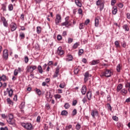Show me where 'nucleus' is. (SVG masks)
<instances>
[{"mask_svg":"<svg viewBox=\"0 0 130 130\" xmlns=\"http://www.w3.org/2000/svg\"><path fill=\"white\" fill-rule=\"evenodd\" d=\"M113 73L111 71L106 69L105 72L102 73L101 74V77H106V78H110L111 76H112Z\"/></svg>","mask_w":130,"mask_h":130,"instance_id":"f257e3e1","label":"nucleus"},{"mask_svg":"<svg viewBox=\"0 0 130 130\" xmlns=\"http://www.w3.org/2000/svg\"><path fill=\"white\" fill-rule=\"evenodd\" d=\"M55 25H58L59 23H61V16L59 14L56 15V18L54 20Z\"/></svg>","mask_w":130,"mask_h":130,"instance_id":"f03ea898","label":"nucleus"},{"mask_svg":"<svg viewBox=\"0 0 130 130\" xmlns=\"http://www.w3.org/2000/svg\"><path fill=\"white\" fill-rule=\"evenodd\" d=\"M3 58H4V59H6V60H7L8 58H9V51H8V50L7 49L4 50Z\"/></svg>","mask_w":130,"mask_h":130,"instance_id":"7ed1b4c3","label":"nucleus"},{"mask_svg":"<svg viewBox=\"0 0 130 130\" xmlns=\"http://www.w3.org/2000/svg\"><path fill=\"white\" fill-rule=\"evenodd\" d=\"M9 119L7 120V122L9 124H12V125H14L15 124V120L13 119V115L12 114H10L9 116Z\"/></svg>","mask_w":130,"mask_h":130,"instance_id":"20e7f679","label":"nucleus"},{"mask_svg":"<svg viewBox=\"0 0 130 130\" xmlns=\"http://www.w3.org/2000/svg\"><path fill=\"white\" fill-rule=\"evenodd\" d=\"M37 69V66H31L27 67V72L28 73H33V71Z\"/></svg>","mask_w":130,"mask_h":130,"instance_id":"39448f33","label":"nucleus"},{"mask_svg":"<svg viewBox=\"0 0 130 130\" xmlns=\"http://www.w3.org/2000/svg\"><path fill=\"white\" fill-rule=\"evenodd\" d=\"M91 115L92 116L93 118H95V116H99V113L98 111L96 109L92 110L91 112Z\"/></svg>","mask_w":130,"mask_h":130,"instance_id":"423d86ee","label":"nucleus"},{"mask_svg":"<svg viewBox=\"0 0 130 130\" xmlns=\"http://www.w3.org/2000/svg\"><path fill=\"white\" fill-rule=\"evenodd\" d=\"M1 20L3 22V25L6 28H7L9 24L8 23V21H7V19L5 18V17H1Z\"/></svg>","mask_w":130,"mask_h":130,"instance_id":"0eeeda50","label":"nucleus"},{"mask_svg":"<svg viewBox=\"0 0 130 130\" xmlns=\"http://www.w3.org/2000/svg\"><path fill=\"white\" fill-rule=\"evenodd\" d=\"M63 50H62V48L60 46L58 48L57 50V54L58 55H62L63 54Z\"/></svg>","mask_w":130,"mask_h":130,"instance_id":"6e6552de","label":"nucleus"},{"mask_svg":"<svg viewBox=\"0 0 130 130\" xmlns=\"http://www.w3.org/2000/svg\"><path fill=\"white\" fill-rule=\"evenodd\" d=\"M10 28L12 32H13V31H15V30L17 29V24L15 23H11L10 24Z\"/></svg>","mask_w":130,"mask_h":130,"instance_id":"1a4fd4ad","label":"nucleus"},{"mask_svg":"<svg viewBox=\"0 0 130 130\" xmlns=\"http://www.w3.org/2000/svg\"><path fill=\"white\" fill-rule=\"evenodd\" d=\"M90 77H92V75L89 74V72H86L84 74V82H87L88 81V78Z\"/></svg>","mask_w":130,"mask_h":130,"instance_id":"9d476101","label":"nucleus"},{"mask_svg":"<svg viewBox=\"0 0 130 130\" xmlns=\"http://www.w3.org/2000/svg\"><path fill=\"white\" fill-rule=\"evenodd\" d=\"M1 10L3 12H7V3L1 5Z\"/></svg>","mask_w":130,"mask_h":130,"instance_id":"9b49d317","label":"nucleus"},{"mask_svg":"<svg viewBox=\"0 0 130 130\" xmlns=\"http://www.w3.org/2000/svg\"><path fill=\"white\" fill-rule=\"evenodd\" d=\"M86 92H87V87H86V86L84 85L82 87L81 93L82 95H85Z\"/></svg>","mask_w":130,"mask_h":130,"instance_id":"f8f14e48","label":"nucleus"},{"mask_svg":"<svg viewBox=\"0 0 130 130\" xmlns=\"http://www.w3.org/2000/svg\"><path fill=\"white\" fill-rule=\"evenodd\" d=\"M112 12L113 15H116L117 13V7L116 6L113 7L112 9Z\"/></svg>","mask_w":130,"mask_h":130,"instance_id":"ddd939ff","label":"nucleus"},{"mask_svg":"<svg viewBox=\"0 0 130 130\" xmlns=\"http://www.w3.org/2000/svg\"><path fill=\"white\" fill-rule=\"evenodd\" d=\"M122 28L123 30H124V31H125L126 32H128V31H129V27L127 24H124L122 26Z\"/></svg>","mask_w":130,"mask_h":130,"instance_id":"4468645a","label":"nucleus"},{"mask_svg":"<svg viewBox=\"0 0 130 130\" xmlns=\"http://www.w3.org/2000/svg\"><path fill=\"white\" fill-rule=\"evenodd\" d=\"M98 63H100V60L99 59L93 60L91 62L92 66H95V64H98Z\"/></svg>","mask_w":130,"mask_h":130,"instance_id":"2eb2a0df","label":"nucleus"},{"mask_svg":"<svg viewBox=\"0 0 130 130\" xmlns=\"http://www.w3.org/2000/svg\"><path fill=\"white\" fill-rule=\"evenodd\" d=\"M25 128L26 129H33V126H32V124H31V123H26Z\"/></svg>","mask_w":130,"mask_h":130,"instance_id":"dca6fc26","label":"nucleus"},{"mask_svg":"<svg viewBox=\"0 0 130 130\" xmlns=\"http://www.w3.org/2000/svg\"><path fill=\"white\" fill-rule=\"evenodd\" d=\"M1 81H3V82L7 81V76L5 75H3L2 76L0 75V82Z\"/></svg>","mask_w":130,"mask_h":130,"instance_id":"f3484780","label":"nucleus"},{"mask_svg":"<svg viewBox=\"0 0 130 130\" xmlns=\"http://www.w3.org/2000/svg\"><path fill=\"white\" fill-rule=\"evenodd\" d=\"M86 96H87L88 100H91V98L92 97V92H91V91H89L88 92H87V93L86 94Z\"/></svg>","mask_w":130,"mask_h":130,"instance_id":"a211bd4d","label":"nucleus"},{"mask_svg":"<svg viewBox=\"0 0 130 130\" xmlns=\"http://www.w3.org/2000/svg\"><path fill=\"white\" fill-rule=\"evenodd\" d=\"M73 55L68 54L67 55V60H68V61H71L72 60H73Z\"/></svg>","mask_w":130,"mask_h":130,"instance_id":"6ab92c4d","label":"nucleus"},{"mask_svg":"<svg viewBox=\"0 0 130 130\" xmlns=\"http://www.w3.org/2000/svg\"><path fill=\"white\" fill-rule=\"evenodd\" d=\"M35 92H36V94L38 95V96H40L41 95V90L38 88H35L34 89Z\"/></svg>","mask_w":130,"mask_h":130,"instance_id":"aec40b11","label":"nucleus"},{"mask_svg":"<svg viewBox=\"0 0 130 130\" xmlns=\"http://www.w3.org/2000/svg\"><path fill=\"white\" fill-rule=\"evenodd\" d=\"M75 3L77 7H79V8L82 7V3L79 0H75Z\"/></svg>","mask_w":130,"mask_h":130,"instance_id":"412c9836","label":"nucleus"},{"mask_svg":"<svg viewBox=\"0 0 130 130\" xmlns=\"http://www.w3.org/2000/svg\"><path fill=\"white\" fill-rule=\"evenodd\" d=\"M46 97L48 99L52 98V95L51 94L50 92L47 91L46 93Z\"/></svg>","mask_w":130,"mask_h":130,"instance_id":"4be33fe9","label":"nucleus"},{"mask_svg":"<svg viewBox=\"0 0 130 130\" xmlns=\"http://www.w3.org/2000/svg\"><path fill=\"white\" fill-rule=\"evenodd\" d=\"M7 90L8 92L9 96L10 97H12V95H13V93H14V91H13V89H11L10 90H9V88H7Z\"/></svg>","mask_w":130,"mask_h":130,"instance_id":"5701e85b","label":"nucleus"},{"mask_svg":"<svg viewBox=\"0 0 130 130\" xmlns=\"http://www.w3.org/2000/svg\"><path fill=\"white\" fill-rule=\"evenodd\" d=\"M14 10V6L13 4H9L8 5V10L9 12H11V11H13Z\"/></svg>","mask_w":130,"mask_h":130,"instance_id":"b1692460","label":"nucleus"},{"mask_svg":"<svg viewBox=\"0 0 130 130\" xmlns=\"http://www.w3.org/2000/svg\"><path fill=\"white\" fill-rule=\"evenodd\" d=\"M69 114V113L66 110H63L61 112V115H64V116H68Z\"/></svg>","mask_w":130,"mask_h":130,"instance_id":"393cba45","label":"nucleus"},{"mask_svg":"<svg viewBox=\"0 0 130 130\" xmlns=\"http://www.w3.org/2000/svg\"><path fill=\"white\" fill-rule=\"evenodd\" d=\"M94 22L95 27H98L99 26V19L98 18H95Z\"/></svg>","mask_w":130,"mask_h":130,"instance_id":"a878e982","label":"nucleus"},{"mask_svg":"<svg viewBox=\"0 0 130 130\" xmlns=\"http://www.w3.org/2000/svg\"><path fill=\"white\" fill-rule=\"evenodd\" d=\"M79 28L80 30H82V29H84V28H85V23H80Z\"/></svg>","mask_w":130,"mask_h":130,"instance_id":"bb28decb","label":"nucleus"},{"mask_svg":"<svg viewBox=\"0 0 130 130\" xmlns=\"http://www.w3.org/2000/svg\"><path fill=\"white\" fill-rule=\"evenodd\" d=\"M41 26H37V33L38 34H40V33H41Z\"/></svg>","mask_w":130,"mask_h":130,"instance_id":"cd10ccee","label":"nucleus"},{"mask_svg":"<svg viewBox=\"0 0 130 130\" xmlns=\"http://www.w3.org/2000/svg\"><path fill=\"white\" fill-rule=\"evenodd\" d=\"M38 70L40 74H42V73H43V70H42V67H41V66L40 65L38 66Z\"/></svg>","mask_w":130,"mask_h":130,"instance_id":"c85d7f7f","label":"nucleus"},{"mask_svg":"<svg viewBox=\"0 0 130 130\" xmlns=\"http://www.w3.org/2000/svg\"><path fill=\"white\" fill-rule=\"evenodd\" d=\"M120 70H121V66H120V64H118L116 67V71L118 73H120Z\"/></svg>","mask_w":130,"mask_h":130,"instance_id":"c756f323","label":"nucleus"},{"mask_svg":"<svg viewBox=\"0 0 130 130\" xmlns=\"http://www.w3.org/2000/svg\"><path fill=\"white\" fill-rule=\"evenodd\" d=\"M79 45H80V43L76 42L73 45V48H74V49H76L79 46Z\"/></svg>","mask_w":130,"mask_h":130,"instance_id":"7c9ffc66","label":"nucleus"},{"mask_svg":"<svg viewBox=\"0 0 130 130\" xmlns=\"http://www.w3.org/2000/svg\"><path fill=\"white\" fill-rule=\"evenodd\" d=\"M74 72L75 75H78V74H79V72H80V69L78 68H75Z\"/></svg>","mask_w":130,"mask_h":130,"instance_id":"2f4dec72","label":"nucleus"},{"mask_svg":"<svg viewBox=\"0 0 130 130\" xmlns=\"http://www.w3.org/2000/svg\"><path fill=\"white\" fill-rule=\"evenodd\" d=\"M114 44L117 48L118 47H120V45H119V43L118 42V41H116L114 42Z\"/></svg>","mask_w":130,"mask_h":130,"instance_id":"473e14b6","label":"nucleus"},{"mask_svg":"<svg viewBox=\"0 0 130 130\" xmlns=\"http://www.w3.org/2000/svg\"><path fill=\"white\" fill-rule=\"evenodd\" d=\"M64 107L66 108V109H69V108L71 107V106L70 105L69 103H67L64 104Z\"/></svg>","mask_w":130,"mask_h":130,"instance_id":"72a5a7b5","label":"nucleus"},{"mask_svg":"<svg viewBox=\"0 0 130 130\" xmlns=\"http://www.w3.org/2000/svg\"><path fill=\"white\" fill-rule=\"evenodd\" d=\"M25 107V102H22L20 105L19 106V108L20 109H23Z\"/></svg>","mask_w":130,"mask_h":130,"instance_id":"f704fd0d","label":"nucleus"},{"mask_svg":"<svg viewBox=\"0 0 130 130\" xmlns=\"http://www.w3.org/2000/svg\"><path fill=\"white\" fill-rule=\"evenodd\" d=\"M118 92H119L121 89H122V85L119 84L117 87Z\"/></svg>","mask_w":130,"mask_h":130,"instance_id":"c9c22d12","label":"nucleus"},{"mask_svg":"<svg viewBox=\"0 0 130 130\" xmlns=\"http://www.w3.org/2000/svg\"><path fill=\"white\" fill-rule=\"evenodd\" d=\"M100 6V11L101 12L103 10V9L104 8V4L101 3Z\"/></svg>","mask_w":130,"mask_h":130,"instance_id":"e433bc0d","label":"nucleus"},{"mask_svg":"<svg viewBox=\"0 0 130 130\" xmlns=\"http://www.w3.org/2000/svg\"><path fill=\"white\" fill-rule=\"evenodd\" d=\"M19 37L21 39H24V38H25V34H24V32H21L19 35Z\"/></svg>","mask_w":130,"mask_h":130,"instance_id":"4c0bfd02","label":"nucleus"},{"mask_svg":"<svg viewBox=\"0 0 130 130\" xmlns=\"http://www.w3.org/2000/svg\"><path fill=\"white\" fill-rule=\"evenodd\" d=\"M59 87H60V88H61V89H63V88H64V87H66V83H64V82L61 83L59 85Z\"/></svg>","mask_w":130,"mask_h":130,"instance_id":"58836bf2","label":"nucleus"},{"mask_svg":"<svg viewBox=\"0 0 130 130\" xmlns=\"http://www.w3.org/2000/svg\"><path fill=\"white\" fill-rule=\"evenodd\" d=\"M7 101L8 104H10V105H13V102L10 98H8L7 99Z\"/></svg>","mask_w":130,"mask_h":130,"instance_id":"ea45409f","label":"nucleus"},{"mask_svg":"<svg viewBox=\"0 0 130 130\" xmlns=\"http://www.w3.org/2000/svg\"><path fill=\"white\" fill-rule=\"evenodd\" d=\"M57 39L58 41H60L62 39V37L60 35H58L57 36Z\"/></svg>","mask_w":130,"mask_h":130,"instance_id":"a19ab883","label":"nucleus"},{"mask_svg":"<svg viewBox=\"0 0 130 130\" xmlns=\"http://www.w3.org/2000/svg\"><path fill=\"white\" fill-rule=\"evenodd\" d=\"M29 61V58H28V56H25L24 57V62L25 63H28V62Z\"/></svg>","mask_w":130,"mask_h":130,"instance_id":"79ce46f5","label":"nucleus"},{"mask_svg":"<svg viewBox=\"0 0 130 130\" xmlns=\"http://www.w3.org/2000/svg\"><path fill=\"white\" fill-rule=\"evenodd\" d=\"M67 25H69V21H64L61 23V26H67Z\"/></svg>","mask_w":130,"mask_h":130,"instance_id":"37998d69","label":"nucleus"},{"mask_svg":"<svg viewBox=\"0 0 130 130\" xmlns=\"http://www.w3.org/2000/svg\"><path fill=\"white\" fill-rule=\"evenodd\" d=\"M84 52V50L81 49L79 50L78 54L79 55H82Z\"/></svg>","mask_w":130,"mask_h":130,"instance_id":"c03bdc74","label":"nucleus"},{"mask_svg":"<svg viewBox=\"0 0 130 130\" xmlns=\"http://www.w3.org/2000/svg\"><path fill=\"white\" fill-rule=\"evenodd\" d=\"M77 114V109H75L73 110L72 112V115L73 116H75Z\"/></svg>","mask_w":130,"mask_h":130,"instance_id":"a18cd8bd","label":"nucleus"},{"mask_svg":"<svg viewBox=\"0 0 130 130\" xmlns=\"http://www.w3.org/2000/svg\"><path fill=\"white\" fill-rule=\"evenodd\" d=\"M107 106L108 107V109L111 111L112 110V107H111V106L110 105V104L108 103L107 104Z\"/></svg>","mask_w":130,"mask_h":130,"instance_id":"49530a36","label":"nucleus"},{"mask_svg":"<svg viewBox=\"0 0 130 130\" xmlns=\"http://www.w3.org/2000/svg\"><path fill=\"white\" fill-rule=\"evenodd\" d=\"M78 13L79 14V15H83V10H82V9L79 8L78 9Z\"/></svg>","mask_w":130,"mask_h":130,"instance_id":"de8ad7c7","label":"nucleus"},{"mask_svg":"<svg viewBox=\"0 0 130 130\" xmlns=\"http://www.w3.org/2000/svg\"><path fill=\"white\" fill-rule=\"evenodd\" d=\"M76 128L77 130H79L81 128V125L79 123L76 125Z\"/></svg>","mask_w":130,"mask_h":130,"instance_id":"09e8293b","label":"nucleus"},{"mask_svg":"<svg viewBox=\"0 0 130 130\" xmlns=\"http://www.w3.org/2000/svg\"><path fill=\"white\" fill-rule=\"evenodd\" d=\"M116 3V0H111V6H114Z\"/></svg>","mask_w":130,"mask_h":130,"instance_id":"8fccbe9b","label":"nucleus"},{"mask_svg":"<svg viewBox=\"0 0 130 130\" xmlns=\"http://www.w3.org/2000/svg\"><path fill=\"white\" fill-rule=\"evenodd\" d=\"M55 98L57 99H60V98H61V95H60V94H56L55 95Z\"/></svg>","mask_w":130,"mask_h":130,"instance_id":"3c124183","label":"nucleus"},{"mask_svg":"<svg viewBox=\"0 0 130 130\" xmlns=\"http://www.w3.org/2000/svg\"><path fill=\"white\" fill-rule=\"evenodd\" d=\"M118 7L120 8V9H122V8H123V4L120 3L118 4Z\"/></svg>","mask_w":130,"mask_h":130,"instance_id":"603ef678","label":"nucleus"},{"mask_svg":"<svg viewBox=\"0 0 130 130\" xmlns=\"http://www.w3.org/2000/svg\"><path fill=\"white\" fill-rule=\"evenodd\" d=\"M101 5V0H98L96 2V6H100Z\"/></svg>","mask_w":130,"mask_h":130,"instance_id":"864d4df0","label":"nucleus"},{"mask_svg":"<svg viewBox=\"0 0 130 130\" xmlns=\"http://www.w3.org/2000/svg\"><path fill=\"white\" fill-rule=\"evenodd\" d=\"M87 101H88V100L86 97H84L82 100V102H83L84 104H85V103H86Z\"/></svg>","mask_w":130,"mask_h":130,"instance_id":"5fc2aeb1","label":"nucleus"},{"mask_svg":"<svg viewBox=\"0 0 130 130\" xmlns=\"http://www.w3.org/2000/svg\"><path fill=\"white\" fill-rule=\"evenodd\" d=\"M58 73H59V66H57L55 74H58Z\"/></svg>","mask_w":130,"mask_h":130,"instance_id":"6e6d98bb","label":"nucleus"},{"mask_svg":"<svg viewBox=\"0 0 130 130\" xmlns=\"http://www.w3.org/2000/svg\"><path fill=\"white\" fill-rule=\"evenodd\" d=\"M121 92L124 94H126V93H127V90H126L125 89H123L121 90Z\"/></svg>","mask_w":130,"mask_h":130,"instance_id":"4d7b16f0","label":"nucleus"},{"mask_svg":"<svg viewBox=\"0 0 130 130\" xmlns=\"http://www.w3.org/2000/svg\"><path fill=\"white\" fill-rule=\"evenodd\" d=\"M20 19H21V20H22V21H24V20H25V17L24 16V14H21Z\"/></svg>","mask_w":130,"mask_h":130,"instance_id":"13d9d810","label":"nucleus"},{"mask_svg":"<svg viewBox=\"0 0 130 130\" xmlns=\"http://www.w3.org/2000/svg\"><path fill=\"white\" fill-rule=\"evenodd\" d=\"M113 120H115V121H117V120H118V117H117L116 116H113Z\"/></svg>","mask_w":130,"mask_h":130,"instance_id":"bf43d9fd","label":"nucleus"},{"mask_svg":"<svg viewBox=\"0 0 130 130\" xmlns=\"http://www.w3.org/2000/svg\"><path fill=\"white\" fill-rule=\"evenodd\" d=\"M122 46L124 48H125V47H126V43H125V42H123L122 43Z\"/></svg>","mask_w":130,"mask_h":130,"instance_id":"052dcab7","label":"nucleus"},{"mask_svg":"<svg viewBox=\"0 0 130 130\" xmlns=\"http://www.w3.org/2000/svg\"><path fill=\"white\" fill-rule=\"evenodd\" d=\"M18 74H19V72L18 71V70H15L14 72V76H17Z\"/></svg>","mask_w":130,"mask_h":130,"instance_id":"680f3d73","label":"nucleus"},{"mask_svg":"<svg viewBox=\"0 0 130 130\" xmlns=\"http://www.w3.org/2000/svg\"><path fill=\"white\" fill-rule=\"evenodd\" d=\"M41 119V117L40 116H39L37 118V122H40V119Z\"/></svg>","mask_w":130,"mask_h":130,"instance_id":"e2e57ef3","label":"nucleus"},{"mask_svg":"<svg viewBox=\"0 0 130 130\" xmlns=\"http://www.w3.org/2000/svg\"><path fill=\"white\" fill-rule=\"evenodd\" d=\"M72 128V125H69L66 126V130H70Z\"/></svg>","mask_w":130,"mask_h":130,"instance_id":"0e129e2a","label":"nucleus"},{"mask_svg":"<svg viewBox=\"0 0 130 130\" xmlns=\"http://www.w3.org/2000/svg\"><path fill=\"white\" fill-rule=\"evenodd\" d=\"M36 4H41L42 0H35Z\"/></svg>","mask_w":130,"mask_h":130,"instance_id":"69168bd1","label":"nucleus"},{"mask_svg":"<svg viewBox=\"0 0 130 130\" xmlns=\"http://www.w3.org/2000/svg\"><path fill=\"white\" fill-rule=\"evenodd\" d=\"M126 17H127V19H128V20L130 19V14H129V13H126Z\"/></svg>","mask_w":130,"mask_h":130,"instance_id":"338daca9","label":"nucleus"},{"mask_svg":"<svg viewBox=\"0 0 130 130\" xmlns=\"http://www.w3.org/2000/svg\"><path fill=\"white\" fill-rule=\"evenodd\" d=\"M1 130H9V129H8V127L6 126L5 127H1Z\"/></svg>","mask_w":130,"mask_h":130,"instance_id":"774afa93","label":"nucleus"}]
</instances>
